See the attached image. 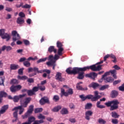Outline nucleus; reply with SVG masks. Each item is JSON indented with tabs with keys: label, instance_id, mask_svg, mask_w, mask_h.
<instances>
[{
	"label": "nucleus",
	"instance_id": "nucleus-1",
	"mask_svg": "<svg viewBox=\"0 0 124 124\" xmlns=\"http://www.w3.org/2000/svg\"><path fill=\"white\" fill-rule=\"evenodd\" d=\"M102 67V65H98L97 66L95 65H92L90 66H86L82 68L76 67V69H74V70H76V73L77 74L78 72H80V71L83 72L89 69H91L93 71H99V70H101Z\"/></svg>",
	"mask_w": 124,
	"mask_h": 124
},
{
	"label": "nucleus",
	"instance_id": "nucleus-2",
	"mask_svg": "<svg viewBox=\"0 0 124 124\" xmlns=\"http://www.w3.org/2000/svg\"><path fill=\"white\" fill-rule=\"evenodd\" d=\"M105 104L108 107H110V111H114V110H117V109L119 108V104H120V102L118 100H113L112 101L105 103Z\"/></svg>",
	"mask_w": 124,
	"mask_h": 124
},
{
	"label": "nucleus",
	"instance_id": "nucleus-3",
	"mask_svg": "<svg viewBox=\"0 0 124 124\" xmlns=\"http://www.w3.org/2000/svg\"><path fill=\"white\" fill-rule=\"evenodd\" d=\"M94 96L92 94L87 95L86 96V99H91L92 101H96V100H98L100 97V95H98V92L95 91L94 92Z\"/></svg>",
	"mask_w": 124,
	"mask_h": 124
},
{
	"label": "nucleus",
	"instance_id": "nucleus-4",
	"mask_svg": "<svg viewBox=\"0 0 124 124\" xmlns=\"http://www.w3.org/2000/svg\"><path fill=\"white\" fill-rule=\"evenodd\" d=\"M49 60L50 61L46 62V64L48 66L52 65L53 66V69L55 70V66H56V61L54 60V57L53 55H50L49 56Z\"/></svg>",
	"mask_w": 124,
	"mask_h": 124
},
{
	"label": "nucleus",
	"instance_id": "nucleus-5",
	"mask_svg": "<svg viewBox=\"0 0 124 124\" xmlns=\"http://www.w3.org/2000/svg\"><path fill=\"white\" fill-rule=\"evenodd\" d=\"M31 97L26 98L24 99H21L20 101V104L21 107H24L25 108L28 106V104L31 102Z\"/></svg>",
	"mask_w": 124,
	"mask_h": 124
},
{
	"label": "nucleus",
	"instance_id": "nucleus-6",
	"mask_svg": "<svg viewBox=\"0 0 124 124\" xmlns=\"http://www.w3.org/2000/svg\"><path fill=\"white\" fill-rule=\"evenodd\" d=\"M32 111H33V105H31L29 107L28 110L25 115H22V119H27V118H29V116H31V114L32 113Z\"/></svg>",
	"mask_w": 124,
	"mask_h": 124
},
{
	"label": "nucleus",
	"instance_id": "nucleus-7",
	"mask_svg": "<svg viewBox=\"0 0 124 124\" xmlns=\"http://www.w3.org/2000/svg\"><path fill=\"white\" fill-rule=\"evenodd\" d=\"M69 94H73V90L72 89H69L68 91V92H65L64 89L63 88L61 89V97H62L63 95L64 96H68Z\"/></svg>",
	"mask_w": 124,
	"mask_h": 124
},
{
	"label": "nucleus",
	"instance_id": "nucleus-8",
	"mask_svg": "<svg viewBox=\"0 0 124 124\" xmlns=\"http://www.w3.org/2000/svg\"><path fill=\"white\" fill-rule=\"evenodd\" d=\"M57 46L58 49V54L59 56H62V51H63V48H62V43L58 41L57 42Z\"/></svg>",
	"mask_w": 124,
	"mask_h": 124
},
{
	"label": "nucleus",
	"instance_id": "nucleus-9",
	"mask_svg": "<svg viewBox=\"0 0 124 124\" xmlns=\"http://www.w3.org/2000/svg\"><path fill=\"white\" fill-rule=\"evenodd\" d=\"M21 89H22V86L20 85H18L16 86L12 85L10 87V90L12 93H16V92H17V91H20Z\"/></svg>",
	"mask_w": 124,
	"mask_h": 124
},
{
	"label": "nucleus",
	"instance_id": "nucleus-10",
	"mask_svg": "<svg viewBox=\"0 0 124 124\" xmlns=\"http://www.w3.org/2000/svg\"><path fill=\"white\" fill-rule=\"evenodd\" d=\"M12 34L13 36V41L15 42L16 40H19L21 37L18 33L16 32V31H14L12 32Z\"/></svg>",
	"mask_w": 124,
	"mask_h": 124
},
{
	"label": "nucleus",
	"instance_id": "nucleus-11",
	"mask_svg": "<svg viewBox=\"0 0 124 124\" xmlns=\"http://www.w3.org/2000/svg\"><path fill=\"white\" fill-rule=\"evenodd\" d=\"M85 77L91 78V79L94 80V79H95V78L97 77V74L94 72H92L90 74H87L85 75Z\"/></svg>",
	"mask_w": 124,
	"mask_h": 124
},
{
	"label": "nucleus",
	"instance_id": "nucleus-12",
	"mask_svg": "<svg viewBox=\"0 0 124 124\" xmlns=\"http://www.w3.org/2000/svg\"><path fill=\"white\" fill-rule=\"evenodd\" d=\"M93 112L92 110H88L85 112V119L87 121H90L91 119V116H93Z\"/></svg>",
	"mask_w": 124,
	"mask_h": 124
},
{
	"label": "nucleus",
	"instance_id": "nucleus-13",
	"mask_svg": "<svg viewBox=\"0 0 124 124\" xmlns=\"http://www.w3.org/2000/svg\"><path fill=\"white\" fill-rule=\"evenodd\" d=\"M25 96H26V94H20L18 96H15L13 98V100L14 102H18L20 98H22V97Z\"/></svg>",
	"mask_w": 124,
	"mask_h": 124
},
{
	"label": "nucleus",
	"instance_id": "nucleus-14",
	"mask_svg": "<svg viewBox=\"0 0 124 124\" xmlns=\"http://www.w3.org/2000/svg\"><path fill=\"white\" fill-rule=\"evenodd\" d=\"M56 80L58 81H60L61 82H62L64 80V78L62 77V73L60 72H57L56 75L55 76Z\"/></svg>",
	"mask_w": 124,
	"mask_h": 124
},
{
	"label": "nucleus",
	"instance_id": "nucleus-15",
	"mask_svg": "<svg viewBox=\"0 0 124 124\" xmlns=\"http://www.w3.org/2000/svg\"><path fill=\"white\" fill-rule=\"evenodd\" d=\"M41 105H44L45 103H49V99L47 97H44L40 100Z\"/></svg>",
	"mask_w": 124,
	"mask_h": 124
},
{
	"label": "nucleus",
	"instance_id": "nucleus-16",
	"mask_svg": "<svg viewBox=\"0 0 124 124\" xmlns=\"http://www.w3.org/2000/svg\"><path fill=\"white\" fill-rule=\"evenodd\" d=\"M81 84H83V82H79L77 83L76 86L77 90H78L79 91H88V88L87 87H86L85 88H83L82 86H80Z\"/></svg>",
	"mask_w": 124,
	"mask_h": 124
},
{
	"label": "nucleus",
	"instance_id": "nucleus-17",
	"mask_svg": "<svg viewBox=\"0 0 124 124\" xmlns=\"http://www.w3.org/2000/svg\"><path fill=\"white\" fill-rule=\"evenodd\" d=\"M76 69V67L73 68V70H71V68L69 67L66 70V72L68 74H76V70H74Z\"/></svg>",
	"mask_w": 124,
	"mask_h": 124
},
{
	"label": "nucleus",
	"instance_id": "nucleus-18",
	"mask_svg": "<svg viewBox=\"0 0 124 124\" xmlns=\"http://www.w3.org/2000/svg\"><path fill=\"white\" fill-rule=\"evenodd\" d=\"M18 109H19V115H22V114H23V112H24V108H23V107L22 106H18V107H15V108H14L13 109H12V111H14L15 110H17Z\"/></svg>",
	"mask_w": 124,
	"mask_h": 124
},
{
	"label": "nucleus",
	"instance_id": "nucleus-19",
	"mask_svg": "<svg viewBox=\"0 0 124 124\" xmlns=\"http://www.w3.org/2000/svg\"><path fill=\"white\" fill-rule=\"evenodd\" d=\"M2 51H5V50L8 52L9 51H11L12 50V47L9 46H3L1 47Z\"/></svg>",
	"mask_w": 124,
	"mask_h": 124
},
{
	"label": "nucleus",
	"instance_id": "nucleus-20",
	"mask_svg": "<svg viewBox=\"0 0 124 124\" xmlns=\"http://www.w3.org/2000/svg\"><path fill=\"white\" fill-rule=\"evenodd\" d=\"M103 79L105 80V82L106 83L108 82V83H112L113 81H114V79L112 78H111L110 77H108V78H104Z\"/></svg>",
	"mask_w": 124,
	"mask_h": 124
},
{
	"label": "nucleus",
	"instance_id": "nucleus-21",
	"mask_svg": "<svg viewBox=\"0 0 124 124\" xmlns=\"http://www.w3.org/2000/svg\"><path fill=\"white\" fill-rule=\"evenodd\" d=\"M1 38L3 39H6V41H8L10 39V36L7 33H5L2 36Z\"/></svg>",
	"mask_w": 124,
	"mask_h": 124
},
{
	"label": "nucleus",
	"instance_id": "nucleus-22",
	"mask_svg": "<svg viewBox=\"0 0 124 124\" xmlns=\"http://www.w3.org/2000/svg\"><path fill=\"white\" fill-rule=\"evenodd\" d=\"M61 114H62V115H67V114H68L69 112H68V110L67 109V108H63L62 109V110L61 111Z\"/></svg>",
	"mask_w": 124,
	"mask_h": 124
},
{
	"label": "nucleus",
	"instance_id": "nucleus-23",
	"mask_svg": "<svg viewBox=\"0 0 124 124\" xmlns=\"http://www.w3.org/2000/svg\"><path fill=\"white\" fill-rule=\"evenodd\" d=\"M10 68L12 70H16V69H18V68H19V65L15 64H12L10 65Z\"/></svg>",
	"mask_w": 124,
	"mask_h": 124
},
{
	"label": "nucleus",
	"instance_id": "nucleus-24",
	"mask_svg": "<svg viewBox=\"0 0 124 124\" xmlns=\"http://www.w3.org/2000/svg\"><path fill=\"white\" fill-rule=\"evenodd\" d=\"M98 86H99V84H98V83L93 82L89 85V87L90 88H93V89H96V88H97Z\"/></svg>",
	"mask_w": 124,
	"mask_h": 124
},
{
	"label": "nucleus",
	"instance_id": "nucleus-25",
	"mask_svg": "<svg viewBox=\"0 0 124 124\" xmlns=\"http://www.w3.org/2000/svg\"><path fill=\"white\" fill-rule=\"evenodd\" d=\"M48 52H50V53H51V52H54V53H57V50L55 49V47H54V46H50L48 48Z\"/></svg>",
	"mask_w": 124,
	"mask_h": 124
},
{
	"label": "nucleus",
	"instance_id": "nucleus-26",
	"mask_svg": "<svg viewBox=\"0 0 124 124\" xmlns=\"http://www.w3.org/2000/svg\"><path fill=\"white\" fill-rule=\"evenodd\" d=\"M0 96H1L2 97H5L7 96V93H6L4 92V91H1L0 92ZM1 102V99L0 98V103Z\"/></svg>",
	"mask_w": 124,
	"mask_h": 124
},
{
	"label": "nucleus",
	"instance_id": "nucleus-27",
	"mask_svg": "<svg viewBox=\"0 0 124 124\" xmlns=\"http://www.w3.org/2000/svg\"><path fill=\"white\" fill-rule=\"evenodd\" d=\"M61 109H62V106H58L53 108L52 109V111H53V112H59V111H60V110H61Z\"/></svg>",
	"mask_w": 124,
	"mask_h": 124
},
{
	"label": "nucleus",
	"instance_id": "nucleus-28",
	"mask_svg": "<svg viewBox=\"0 0 124 124\" xmlns=\"http://www.w3.org/2000/svg\"><path fill=\"white\" fill-rule=\"evenodd\" d=\"M24 22L25 21L24 20V19H23L22 17H18L16 21V23L20 24H23Z\"/></svg>",
	"mask_w": 124,
	"mask_h": 124
},
{
	"label": "nucleus",
	"instance_id": "nucleus-29",
	"mask_svg": "<svg viewBox=\"0 0 124 124\" xmlns=\"http://www.w3.org/2000/svg\"><path fill=\"white\" fill-rule=\"evenodd\" d=\"M111 96L113 98H115V97L118 96V92L116 91H112L111 92Z\"/></svg>",
	"mask_w": 124,
	"mask_h": 124
},
{
	"label": "nucleus",
	"instance_id": "nucleus-30",
	"mask_svg": "<svg viewBox=\"0 0 124 124\" xmlns=\"http://www.w3.org/2000/svg\"><path fill=\"white\" fill-rule=\"evenodd\" d=\"M100 101H98L96 104V106L97 108H100V109H103V108H105V106L100 105Z\"/></svg>",
	"mask_w": 124,
	"mask_h": 124
},
{
	"label": "nucleus",
	"instance_id": "nucleus-31",
	"mask_svg": "<svg viewBox=\"0 0 124 124\" xmlns=\"http://www.w3.org/2000/svg\"><path fill=\"white\" fill-rule=\"evenodd\" d=\"M8 109V105H4L3 106L1 109V110L3 111V112L4 113H5L6 110H7Z\"/></svg>",
	"mask_w": 124,
	"mask_h": 124
},
{
	"label": "nucleus",
	"instance_id": "nucleus-32",
	"mask_svg": "<svg viewBox=\"0 0 124 124\" xmlns=\"http://www.w3.org/2000/svg\"><path fill=\"white\" fill-rule=\"evenodd\" d=\"M35 120V118H34V117L33 116H31L30 117L29 119H28V122L29 123V124H31V123H32V122H34V121Z\"/></svg>",
	"mask_w": 124,
	"mask_h": 124
},
{
	"label": "nucleus",
	"instance_id": "nucleus-33",
	"mask_svg": "<svg viewBox=\"0 0 124 124\" xmlns=\"http://www.w3.org/2000/svg\"><path fill=\"white\" fill-rule=\"evenodd\" d=\"M78 78L79 79H84V72L79 73Z\"/></svg>",
	"mask_w": 124,
	"mask_h": 124
},
{
	"label": "nucleus",
	"instance_id": "nucleus-34",
	"mask_svg": "<svg viewBox=\"0 0 124 124\" xmlns=\"http://www.w3.org/2000/svg\"><path fill=\"white\" fill-rule=\"evenodd\" d=\"M17 79H18V80H27V79H28V77L26 76H23L22 77L18 76L17 77Z\"/></svg>",
	"mask_w": 124,
	"mask_h": 124
},
{
	"label": "nucleus",
	"instance_id": "nucleus-35",
	"mask_svg": "<svg viewBox=\"0 0 124 124\" xmlns=\"http://www.w3.org/2000/svg\"><path fill=\"white\" fill-rule=\"evenodd\" d=\"M37 86L38 87L39 89L42 91V92H43L44 91H45V86L41 85L40 84H38L37 85Z\"/></svg>",
	"mask_w": 124,
	"mask_h": 124
},
{
	"label": "nucleus",
	"instance_id": "nucleus-36",
	"mask_svg": "<svg viewBox=\"0 0 124 124\" xmlns=\"http://www.w3.org/2000/svg\"><path fill=\"white\" fill-rule=\"evenodd\" d=\"M23 64L25 66H26V67H29V66H31V63L29 62V61H25L23 62Z\"/></svg>",
	"mask_w": 124,
	"mask_h": 124
},
{
	"label": "nucleus",
	"instance_id": "nucleus-37",
	"mask_svg": "<svg viewBox=\"0 0 124 124\" xmlns=\"http://www.w3.org/2000/svg\"><path fill=\"white\" fill-rule=\"evenodd\" d=\"M98 122L99 123V124H106V121H105L104 120H103V119L100 118L98 120Z\"/></svg>",
	"mask_w": 124,
	"mask_h": 124
},
{
	"label": "nucleus",
	"instance_id": "nucleus-38",
	"mask_svg": "<svg viewBox=\"0 0 124 124\" xmlns=\"http://www.w3.org/2000/svg\"><path fill=\"white\" fill-rule=\"evenodd\" d=\"M46 60H47V58H42L37 61V63H40V62H46Z\"/></svg>",
	"mask_w": 124,
	"mask_h": 124
},
{
	"label": "nucleus",
	"instance_id": "nucleus-39",
	"mask_svg": "<svg viewBox=\"0 0 124 124\" xmlns=\"http://www.w3.org/2000/svg\"><path fill=\"white\" fill-rule=\"evenodd\" d=\"M37 118L39 120H45V116L42 115V114H40L38 115Z\"/></svg>",
	"mask_w": 124,
	"mask_h": 124
},
{
	"label": "nucleus",
	"instance_id": "nucleus-40",
	"mask_svg": "<svg viewBox=\"0 0 124 124\" xmlns=\"http://www.w3.org/2000/svg\"><path fill=\"white\" fill-rule=\"evenodd\" d=\"M109 87V85H106L102 86L101 88H100V91H104V90H106V89H108Z\"/></svg>",
	"mask_w": 124,
	"mask_h": 124
},
{
	"label": "nucleus",
	"instance_id": "nucleus-41",
	"mask_svg": "<svg viewBox=\"0 0 124 124\" xmlns=\"http://www.w3.org/2000/svg\"><path fill=\"white\" fill-rule=\"evenodd\" d=\"M112 115V118H118L119 117V115H118V114H117V112L113 111L111 113Z\"/></svg>",
	"mask_w": 124,
	"mask_h": 124
},
{
	"label": "nucleus",
	"instance_id": "nucleus-42",
	"mask_svg": "<svg viewBox=\"0 0 124 124\" xmlns=\"http://www.w3.org/2000/svg\"><path fill=\"white\" fill-rule=\"evenodd\" d=\"M93 105L91 103H88L85 105V109H91Z\"/></svg>",
	"mask_w": 124,
	"mask_h": 124
},
{
	"label": "nucleus",
	"instance_id": "nucleus-43",
	"mask_svg": "<svg viewBox=\"0 0 124 124\" xmlns=\"http://www.w3.org/2000/svg\"><path fill=\"white\" fill-rule=\"evenodd\" d=\"M43 110V109L41 108H37L35 109V113H40V112H42Z\"/></svg>",
	"mask_w": 124,
	"mask_h": 124
},
{
	"label": "nucleus",
	"instance_id": "nucleus-44",
	"mask_svg": "<svg viewBox=\"0 0 124 124\" xmlns=\"http://www.w3.org/2000/svg\"><path fill=\"white\" fill-rule=\"evenodd\" d=\"M13 116L15 118H18V110L16 109V111L13 113Z\"/></svg>",
	"mask_w": 124,
	"mask_h": 124
},
{
	"label": "nucleus",
	"instance_id": "nucleus-45",
	"mask_svg": "<svg viewBox=\"0 0 124 124\" xmlns=\"http://www.w3.org/2000/svg\"><path fill=\"white\" fill-rule=\"evenodd\" d=\"M53 100H54V101H58V100L60 99V97H59V96L55 95L53 96Z\"/></svg>",
	"mask_w": 124,
	"mask_h": 124
},
{
	"label": "nucleus",
	"instance_id": "nucleus-46",
	"mask_svg": "<svg viewBox=\"0 0 124 124\" xmlns=\"http://www.w3.org/2000/svg\"><path fill=\"white\" fill-rule=\"evenodd\" d=\"M27 93L29 95H32V94H34V92L33 90H28L27 91Z\"/></svg>",
	"mask_w": 124,
	"mask_h": 124
},
{
	"label": "nucleus",
	"instance_id": "nucleus-47",
	"mask_svg": "<svg viewBox=\"0 0 124 124\" xmlns=\"http://www.w3.org/2000/svg\"><path fill=\"white\" fill-rule=\"evenodd\" d=\"M69 107L70 109L74 110L75 109V105L73 103H70L69 104Z\"/></svg>",
	"mask_w": 124,
	"mask_h": 124
},
{
	"label": "nucleus",
	"instance_id": "nucleus-48",
	"mask_svg": "<svg viewBox=\"0 0 124 124\" xmlns=\"http://www.w3.org/2000/svg\"><path fill=\"white\" fill-rule=\"evenodd\" d=\"M18 80L16 79H12L11 81V84H18Z\"/></svg>",
	"mask_w": 124,
	"mask_h": 124
},
{
	"label": "nucleus",
	"instance_id": "nucleus-49",
	"mask_svg": "<svg viewBox=\"0 0 124 124\" xmlns=\"http://www.w3.org/2000/svg\"><path fill=\"white\" fill-rule=\"evenodd\" d=\"M5 30L4 29H1L0 30V36H2L5 33L4 32Z\"/></svg>",
	"mask_w": 124,
	"mask_h": 124
},
{
	"label": "nucleus",
	"instance_id": "nucleus-50",
	"mask_svg": "<svg viewBox=\"0 0 124 124\" xmlns=\"http://www.w3.org/2000/svg\"><path fill=\"white\" fill-rule=\"evenodd\" d=\"M23 70H24V68H22L18 70V73L19 75H23Z\"/></svg>",
	"mask_w": 124,
	"mask_h": 124
},
{
	"label": "nucleus",
	"instance_id": "nucleus-51",
	"mask_svg": "<svg viewBox=\"0 0 124 124\" xmlns=\"http://www.w3.org/2000/svg\"><path fill=\"white\" fill-rule=\"evenodd\" d=\"M79 97L80 98H81V99H82V100H83V101L86 100V99H87V97L86 96H84V95H79Z\"/></svg>",
	"mask_w": 124,
	"mask_h": 124
},
{
	"label": "nucleus",
	"instance_id": "nucleus-52",
	"mask_svg": "<svg viewBox=\"0 0 124 124\" xmlns=\"http://www.w3.org/2000/svg\"><path fill=\"white\" fill-rule=\"evenodd\" d=\"M119 91H121V92H124V83L119 87Z\"/></svg>",
	"mask_w": 124,
	"mask_h": 124
},
{
	"label": "nucleus",
	"instance_id": "nucleus-53",
	"mask_svg": "<svg viewBox=\"0 0 124 124\" xmlns=\"http://www.w3.org/2000/svg\"><path fill=\"white\" fill-rule=\"evenodd\" d=\"M31 5L28 4H25V5L22 6V8H31Z\"/></svg>",
	"mask_w": 124,
	"mask_h": 124
},
{
	"label": "nucleus",
	"instance_id": "nucleus-54",
	"mask_svg": "<svg viewBox=\"0 0 124 124\" xmlns=\"http://www.w3.org/2000/svg\"><path fill=\"white\" fill-rule=\"evenodd\" d=\"M111 122L112 124H118V123H119V122L118 121V120L117 119H112Z\"/></svg>",
	"mask_w": 124,
	"mask_h": 124
},
{
	"label": "nucleus",
	"instance_id": "nucleus-55",
	"mask_svg": "<svg viewBox=\"0 0 124 124\" xmlns=\"http://www.w3.org/2000/svg\"><path fill=\"white\" fill-rule=\"evenodd\" d=\"M39 88L38 86L37 87H34L33 88L32 90L34 93H35L36 92H38Z\"/></svg>",
	"mask_w": 124,
	"mask_h": 124
},
{
	"label": "nucleus",
	"instance_id": "nucleus-56",
	"mask_svg": "<svg viewBox=\"0 0 124 124\" xmlns=\"http://www.w3.org/2000/svg\"><path fill=\"white\" fill-rule=\"evenodd\" d=\"M110 74V72H106L104 75H103L102 79H103V78L106 77V76L109 75Z\"/></svg>",
	"mask_w": 124,
	"mask_h": 124
},
{
	"label": "nucleus",
	"instance_id": "nucleus-57",
	"mask_svg": "<svg viewBox=\"0 0 124 124\" xmlns=\"http://www.w3.org/2000/svg\"><path fill=\"white\" fill-rule=\"evenodd\" d=\"M59 59H60V56H59V55H58L57 54H55L54 56V58H53V61H55V60H59Z\"/></svg>",
	"mask_w": 124,
	"mask_h": 124
},
{
	"label": "nucleus",
	"instance_id": "nucleus-58",
	"mask_svg": "<svg viewBox=\"0 0 124 124\" xmlns=\"http://www.w3.org/2000/svg\"><path fill=\"white\" fill-rule=\"evenodd\" d=\"M23 42H24V44H25V45H30V41H29L28 40H24Z\"/></svg>",
	"mask_w": 124,
	"mask_h": 124
},
{
	"label": "nucleus",
	"instance_id": "nucleus-59",
	"mask_svg": "<svg viewBox=\"0 0 124 124\" xmlns=\"http://www.w3.org/2000/svg\"><path fill=\"white\" fill-rule=\"evenodd\" d=\"M19 16H20V17L21 18H24V17H25V14H24L23 12H20L19 14Z\"/></svg>",
	"mask_w": 124,
	"mask_h": 124
},
{
	"label": "nucleus",
	"instance_id": "nucleus-60",
	"mask_svg": "<svg viewBox=\"0 0 124 124\" xmlns=\"http://www.w3.org/2000/svg\"><path fill=\"white\" fill-rule=\"evenodd\" d=\"M108 58H110V55L108 54L107 55H106L104 58V62L106 61L107 59H108Z\"/></svg>",
	"mask_w": 124,
	"mask_h": 124
},
{
	"label": "nucleus",
	"instance_id": "nucleus-61",
	"mask_svg": "<svg viewBox=\"0 0 124 124\" xmlns=\"http://www.w3.org/2000/svg\"><path fill=\"white\" fill-rule=\"evenodd\" d=\"M121 83V80H115L113 82V85H117V84H119Z\"/></svg>",
	"mask_w": 124,
	"mask_h": 124
},
{
	"label": "nucleus",
	"instance_id": "nucleus-62",
	"mask_svg": "<svg viewBox=\"0 0 124 124\" xmlns=\"http://www.w3.org/2000/svg\"><path fill=\"white\" fill-rule=\"evenodd\" d=\"M69 121L70 123H76V120L74 118H70Z\"/></svg>",
	"mask_w": 124,
	"mask_h": 124
},
{
	"label": "nucleus",
	"instance_id": "nucleus-63",
	"mask_svg": "<svg viewBox=\"0 0 124 124\" xmlns=\"http://www.w3.org/2000/svg\"><path fill=\"white\" fill-rule=\"evenodd\" d=\"M3 78L0 77V85H3Z\"/></svg>",
	"mask_w": 124,
	"mask_h": 124
},
{
	"label": "nucleus",
	"instance_id": "nucleus-64",
	"mask_svg": "<svg viewBox=\"0 0 124 124\" xmlns=\"http://www.w3.org/2000/svg\"><path fill=\"white\" fill-rule=\"evenodd\" d=\"M5 10L6 11H8V12H11V11H12V8H9V7H6L5 9Z\"/></svg>",
	"mask_w": 124,
	"mask_h": 124
}]
</instances>
